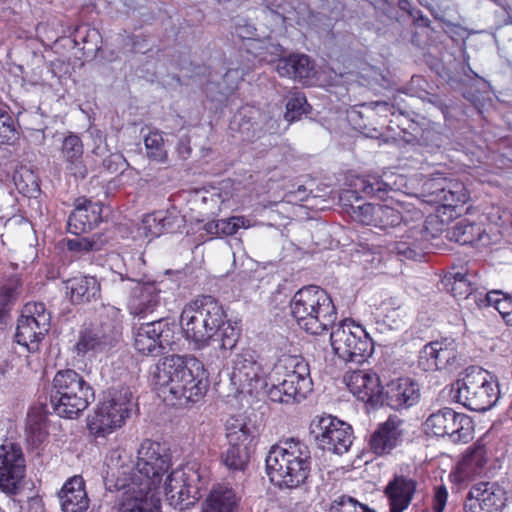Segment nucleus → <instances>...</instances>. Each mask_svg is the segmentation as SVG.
Wrapping results in <instances>:
<instances>
[{
	"label": "nucleus",
	"mask_w": 512,
	"mask_h": 512,
	"mask_svg": "<svg viewBox=\"0 0 512 512\" xmlns=\"http://www.w3.org/2000/svg\"><path fill=\"white\" fill-rule=\"evenodd\" d=\"M107 465L116 477V488L130 485L133 489L160 493L163 475L171 466V453L165 445L146 439L138 449L135 465L120 449L109 452Z\"/></svg>",
	"instance_id": "obj_1"
},
{
	"label": "nucleus",
	"mask_w": 512,
	"mask_h": 512,
	"mask_svg": "<svg viewBox=\"0 0 512 512\" xmlns=\"http://www.w3.org/2000/svg\"><path fill=\"white\" fill-rule=\"evenodd\" d=\"M220 302L212 296H201L187 303L180 315V326L185 339L195 350L218 341V347L231 350L239 337V330L229 320Z\"/></svg>",
	"instance_id": "obj_2"
},
{
	"label": "nucleus",
	"mask_w": 512,
	"mask_h": 512,
	"mask_svg": "<svg viewBox=\"0 0 512 512\" xmlns=\"http://www.w3.org/2000/svg\"><path fill=\"white\" fill-rule=\"evenodd\" d=\"M153 381L165 401L196 403L208 391L209 374L204 364L192 355H171L156 366Z\"/></svg>",
	"instance_id": "obj_3"
},
{
	"label": "nucleus",
	"mask_w": 512,
	"mask_h": 512,
	"mask_svg": "<svg viewBox=\"0 0 512 512\" xmlns=\"http://www.w3.org/2000/svg\"><path fill=\"white\" fill-rule=\"evenodd\" d=\"M270 481L280 489H296L304 485L311 472V452L299 439H286L273 445L266 458Z\"/></svg>",
	"instance_id": "obj_4"
},
{
	"label": "nucleus",
	"mask_w": 512,
	"mask_h": 512,
	"mask_svg": "<svg viewBox=\"0 0 512 512\" xmlns=\"http://www.w3.org/2000/svg\"><path fill=\"white\" fill-rule=\"evenodd\" d=\"M373 226L398 231L400 240L391 244V252L404 259L417 260L422 257V242L428 239L429 232L421 210L413 207L402 213L398 208L378 204Z\"/></svg>",
	"instance_id": "obj_5"
},
{
	"label": "nucleus",
	"mask_w": 512,
	"mask_h": 512,
	"mask_svg": "<svg viewBox=\"0 0 512 512\" xmlns=\"http://www.w3.org/2000/svg\"><path fill=\"white\" fill-rule=\"evenodd\" d=\"M271 385L266 394L272 402L295 404L313 391L308 362L301 356L288 355L279 359L270 375Z\"/></svg>",
	"instance_id": "obj_6"
},
{
	"label": "nucleus",
	"mask_w": 512,
	"mask_h": 512,
	"mask_svg": "<svg viewBox=\"0 0 512 512\" xmlns=\"http://www.w3.org/2000/svg\"><path fill=\"white\" fill-rule=\"evenodd\" d=\"M290 310L298 326L311 335L329 331L337 320L330 295L315 285L299 289L290 301Z\"/></svg>",
	"instance_id": "obj_7"
},
{
	"label": "nucleus",
	"mask_w": 512,
	"mask_h": 512,
	"mask_svg": "<svg viewBox=\"0 0 512 512\" xmlns=\"http://www.w3.org/2000/svg\"><path fill=\"white\" fill-rule=\"evenodd\" d=\"M135 405L130 387L110 389L87 417L89 436L94 441L106 440L125 425Z\"/></svg>",
	"instance_id": "obj_8"
},
{
	"label": "nucleus",
	"mask_w": 512,
	"mask_h": 512,
	"mask_svg": "<svg viewBox=\"0 0 512 512\" xmlns=\"http://www.w3.org/2000/svg\"><path fill=\"white\" fill-rule=\"evenodd\" d=\"M95 400L93 387L73 369L58 371L52 381L50 403L54 412L66 419L78 418Z\"/></svg>",
	"instance_id": "obj_9"
},
{
	"label": "nucleus",
	"mask_w": 512,
	"mask_h": 512,
	"mask_svg": "<svg viewBox=\"0 0 512 512\" xmlns=\"http://www.w3.org/2000/svg\"><path fill=\"white\" fill-rule=\"evenodd\" d=\"M209 474L197 461H189L174 469L160 488L169 505L184 510L195 504L206 489Z\"/></svg>",
	"instance_id": "obj_10"
},
{
	"label": "nucleus",
	"mask_w": 512,
	"mask_h": 512,
	"mask_svg": "<svg viewBox=\"0 0 512 512\" xmlns=\"http://www.w3.org/2000/svg\"><path fill=\"white\" fill-rule=\"evenodd\" d=\"M450 392H454L455 402L473 411H487L499 399L497 382L479 367L460 373Z\"/></svg>",
	"instance_id": "obj_11"
},
{
	"label": "nucleus",
	"mask_w": 512,
	"mask_h": 512,
	"mask_svg": "<svg viewBox=\"0 0 512 512\" xmlns=\"http://www.w3.org/2000/svg\"><path fill=\"white\" fill-rule=\"evenodd\" d=\"M330 329L332 349L343 361L361 364L372 355L373 340L361 324L346 318Z\"/></svg>",
	"instance_id": "obj_12"
},
{
	"label": "nucleus",
	"mask_w": 512,
	"mask_h": 512,
	"mask_svg": "<svg viewBox=\"0 0 512 512\" xmlns=\"http://www.w3.org/2000/svg\"><path fill=\"white\" fill-rule=\"evenodd\" d=\"M310 433L318 448L342 455L353 443L352 427L332 415H317L310 423Z\"/></svg>",
	"instance_id": "obj_13"
},
{
	"label": "nucleus",
	"mask_w": 512,
	"mask_h": 512,
	"mask_svg": "<svg viewBox=\"0 0 512 512\" xmlns=\"http://www.w3.org/2000/svg\"><path fill=\"white\" fill-rule=\"evenodd\" d=\"M271 371L269 364L258 361L251 351L236 354L232 360L231 385L238 393H257L268 388L266 377Z\"/></svg>",
	"instance_id": "obj_14"
},
{
	"label": "nucleus",
	"mask_w": 512,
	"mask_h": 512,
	"mask_svg": "<svg viewBox=\"0 0 512 512\" xmlns=\"http://www.w3.org/2000/svg\"><path fill=\"white\" fill-rule=\"evenodd\" d=\"M177 324L173 319L161 318L142 324L135 332V349L147 356H159L172 349Z\"/></svg>",
	"instance_id": "obj_15"
},
{
	"label": "nucleus",
	"mask_w": 512,
	"mask_h": 512,
	"mask_svg": "<svg viewBox=\"0 0 512 512\" xmlns=\"http://www.w3.org/2000/svg\"><path fill=\"white\" fill-rule=\"evenodd\" d=\"M26 473L25 456L20 444L4 441L0 445V489L17 494Z\"/></svg>",
	"instance_id": "obj_16"
},
{
	"label": "nucleus",
	"mask_w": 512,
	"mask_h": 512,
	"mask_svg": "<svg viewBox=\"0 0 512 512\" xmlns=\"http://www.w3.org/2000/svg\"><path fill=\"white\" fill-rule=\"evenodd\" d=\"M120 280L137 281V286L133 289L128 302L130 314L138 317H145L152 313L160 303L161 288L159 283L155 281L139 282L134 273H130L128 269L123 274L118 273Z\"/></svg>",
	"instance_id": "obj_17"
},
{
	"label": "nucleus",
	"mask_w": 512,
	"mask_h": 512,
	"mask_svg": "<svg viewBox=\"0 0 512 512\" xmlns=\"http://www.w3.org/2000/svg\"><path fill=\"white\" fill-rule=\"evenodd\" d=\"M504 492L496 484L480 482L472 486L464 504L465 512H501Z\"/></svg>",
	"instance_id": "obj_18"
},
{
	"label": "nucleus",
	"mask_w": 512,
	"mask_h": 512,
	"mask_svg": "<svg viewBox=\"0 0 512 512\" xmlns=\"http://www.w3.org/2000/svg\"><path fill=\"white\" fill-rule=\"evenodd\" d=\"M349 391L371 407L383 406V391L379 376L370 370H357L347 378Z\"/></svg>",
	"instance_id": "obj_19"
},
{
	"label": "nucleus",
	"mask_w": 512,
	"mask_h": 512,
	"mask_svg": "<svg viewBox=\"0 0 512 512\" xmlns=\"http://www.w3.org/2000/svg\"><path fill=\"white\" fill-rule=\"evenodd\" d=\"M420 400L419 385L410 378L393 379L383 391V405L401 411L416 405Z\"/></svg>",
	"instance_id": "obj_20"
},
{
	"label": "nucleus",
	"mask_w": 512,
	"mask_h": 512,
	"mask_svg": "<svg viewBox=\"0 0 512 512\" xmlns=\"http://www.w3.org/2000/svg\"><path fill=\"white\" fill-rule=\"evenodd\" d=\"M102 205L86 198H79L67 221V230L80 235L94 229L102 220Z\"/></svg>",
	"instance_id": "obj_21"
},
{
	"label": "nucleus",
	"mask_w": 512,
	"mask_h": 512,
	"mask_svg": "<svg viewBox=\"0 0 512 512\" xmlns=\"http://www.w3.org/2000/svg\"><path fill=\"white\" fill-rule=\"evenodd\" d=\"M120 332L117 327L91 326L82 329L79 333V339L75 345L78 356L84 357L88 353L102 352L113 345Z\"/></svg>",
	"instance_id": "obj_22"
},
{
	"label": "nucleus",
	"mask_w": 512,
	"mask_h": 512,
	"mask_svg": "<svg viewBox=\"0 0 512 512\" xmlns=\"http://www.w3.org/2000/svg\"><path fill=\"white\" fill-rule=\"evenodd\" d=\"M62 512H86L90 505L85 481L80 475L70 477L58 492Z\"/></svg>",
	"instance_id": "obj_23"
},
{
	"label": "nucleus",
	"mask_w": 512,
	"mask_h": 512,
	"mask_svg": "<svg viewBox=\"0 0 512 512\" xmlns=\"http://www.w3.org/2000/svg\"><path fill=\"white\" fill-rule=\"evenodd\" d=\"M116 489L124 491L117 512H161L160 493L133 489L130 485Z\"/></svg>",
	"instance_id": "obj_24"
},
{
	"label": "nucleus",
	"mask_w": 512,
	"mask_h": 512,
	"mask_svg": "<svg viewBox=\"0 0 512 512\" xmlns=\"http://www.w3.org/2000/svg\"><path fill=\"white\" fill-rule=\"evenodd\" d=\"M65 295L72 304L97 301L101 295V284L95 276L77 275L64 281Z\"/></svg>",
	"instance_id": "obj_25"
},
{
	"label": "nucleus",
	"mask_w": 512,
	"mask_h": 512,
	"mask_svg": "<svg viewBox=\"0 0 512 512\" xmlns=\"http://www.w3.org/2000/svg\"><path fill=\"white\" fill-rule=\"evenodd\" d=\"M402 421L389 418L386 422L380 424L371 434L369 447L376 455L389 454L399 445L402 439Z\"/></svg>",
	"instance_id": "obj_26"
},
{
	"label": "nucleus",
	"mask_w": 512,
	"mask_h": 512,
	"mask_svg": "<svg viewBox=\"0 0 512 512\" xmlns=\"http://www.w3.org/2000/svg\"><path fill=\"white\" fill-rule=\"evenodd\" d=\"M60 153L67 171L75 178H85L87 168L83 161L84 146L78 134L69 132L62 137Z\"/></svg>",
	"instance_id": "obj_27"
},
{
	"label": "nucleus",
	"mask_w": 512,
	"mask_h": 512,
	"mask_svg": "<svg viewBox=\"0 0 512 512\" xmlns=\"http://www.w3.org/2000/svg\"><path fill=\"white\" fill-rule=\"evenodd\" d=\"M49 331L47 328V318L40 317L38 321L32 317H26L22 314L18 319L15 340L19 345L25 346L29 351H35L39 342Z\"/></svg>",
	"instance_id": "obj_28"
},
{
	"label": "nucleus",
	"mask_w": 512,
	"mask_h": 512,
	"mask_svg": "<svg viewBox=\"0 0 512 512\" xmlns=\"http://www.w3.org/2000/svg\"><path fill=\"white\" fill-rule=\"evenodd\" d=\"M487 463L485 445L479 440L469 448L458 462L454 481L461 483L481 473Z\"/></svg>",
	"instance_id": "obj_29"
},
{
	"label": "nucleus",
	"mask_w": 512,
	"mask_h": 512,
	"mask_svg": "<svg viewBox=\"0 0 512 512\" xmlns=\"http://www.w3.org/2000/svg\"><path fill=\"white\" fill-rule=\"evenodd\" d=\"M267 12L276 22H281L285 26L293 24L304 26L312 25L314 14L304 4L293 6L291 3L271 4L267 6Z\"/></svg>",
	"instance_id": "obj_30"
},
{
	"label": "nucleus",
	"mask_w": 512,
	"mask_h": 512,
	"mask_svg": "<svg viewBox=\"0 0 512 512\" xmlns=\"http://www.w3.org/2000/svg\"><path fill=\"white\" fill-rule=\"evenodd\" d=\"M241 496L227 484H218L208 494L203 512H239Z\"/></svg>",
	"instance_id": "obj_31"
},
{
	"label": "nucleus",
	"mask_w": 512,
	"mask_h": 512,
	"mask_svg": "<svg viewBox=\"0 0 512 512\" xmlns=\"http://www.w3.org/2000/svg\"><path fill=\"white\" fill-rule=\"evenodd\" d=\"M284 54L283 46L268 37L249 41L248 55L245 58L253 68L257 63H278L285 58Z\"/></svg>",
	"instance_id": "obj_32"
},
{
	"label": "nucleus",
	"mask_w": 512,
	"mask_h": 512,
	"mask_svg": "<svg viewBox=\"0 0 512 512\" xmlns=\"http://www.w3.org/2000/svg\"><path fill=\"white\" fill-rule=\"evenodd\" d=\"M276 70L280 76L293 78L300 82H306L314 76V65L304 54H293L281 59L276 65Z\"/></svg>",
	"instance_id": "obj_33"
},
{
	"label": "nucleus",
	"mask_w": 512,
	"mask_h": 512,
	"mask_svg": "<svg viewBox=\"0 0 512 512\" xmlns=\"http://www.w3.org/2000/svg\"><path fill=\"white\" fill-rule=\"evenodd\" d=\"M415 492V483L404 477H396L391 481L385 494L389 500L390 512H403L409 506Z\"/></svg>",
	"instance_id": "obj_34"
},
{
	"label": "nucleus",
	"mask_w": 512,
	"mask_h": 512,
	"mask_svg": "<svg viewBox=\"0 0 512 512\" xmlns=\"http://www.w3.org/2000/svg\"><path fill=\"white\" fill-rule=\"evenodd\" d=\"M228 444L251 445L255 438L256 426L244 414L229 417L225 422Z\"/></svg>",
	"instance_id": "obj_35"
},
{
	"label": "nucleus",
	"mask_w": 512,
	"mask_h": 512,
	"mask_svg": "<svg viewBox=\"0 0 512 512\" xmlns=\"http://www.w3.org/2000/svg\"><path fill=\"white\" fill-rule=\"evenodd\" d=\"M419 367L424 371H437L448 366V347L445 342L434 341L425 345L418 359Z\"/></svg>",
	"instance_id": "obj_36"
},
{
	"label": "nucleus",
	"mask_w": 512,
	"mask_h": 512,
	"mask_svg": "<svg viewBox=\"0 0 512 512\" xmlns=\"http://www.w3.org/2000/svg\"><path fill=\"white\" fill-rule=\"evenodd\" d=\"M451 229L452 236H450V240H454L461 245L476 242L486 244L488 242V235L482 225L468 218L457 221Z\"/></svg>",
	"instance_id": "obj_37"
},
{
	"label": "nucleus",
	"mask_w": 512,
	"mask_h": 512,
	"mask_svg": "<svg viewBox=\"0 0 512 512\" xmlns=\"http://www.w3.org/2000/svg\"><path fill=\"white\" fill-rule=\"evenodd\" d=\"M176 218L167 211L159 210L146 214L139 228L146 237H159L173 229Z\"/></svg>",
	"instance_id": "obj_38"
},
{
	"label": "nucleus",
	"mask_w": 512,
	"mask_h": 512,
	"mask_svg": "<svg viewBox=\"0 0 512 512\" xmlns=\"http://www.w3.org/2000/svg\"><path fill=\"white\" fill-rule=\"evenodd\" d=\"M252 69V66L247 61V63H243L237 67H229L222 78V83H217V87L222 95H229L237 89L238 84L243 77L248 73V71ZM209 80L206 83L205 91L208 94L210 90H212L211 86L216 85L212 80V72H208Z\"/></svg>",
	"instance_id": "obj_39"
},
{
	"label": "nucleus",
	"mask_w": 512,
	"mask_h": 512,
	"mask_svg": "<svg viewBox=\"0 0 512 512\" xmlns=\"http://www.w3.org/2000/svg\"><path fill=\"white\" fill-rule=\"evenodd\" d=\"M353 193L384 200L388 191L392 190L389 183L374 175L356 177L351 184Z\"/></svg>",
	"instance_id": "obj_40"
},
{
	"label": "nucleus",
	"mask_w": 512,
	"mask_h": 512,
	"mask_svg": "<svg viewBox=\"0 0 512 512\" xmlns=\"http://www.w3.org/2000/svg\"><path fill=\"white\" fill-rule=\"evenodd\" d=\"M474 438V423L470 416L454 412L450 423V443L466 444Z\"/></svg>",
	"instance_id": "obj_41"
},
{
	"label": "nucleus",
	"mask_w": 512,
	"mask_h": 512,
	"mask_svg": "<svg viewBox=\"0 0 512 512\" xmlns=\"http://www.w3.org/2000/svg\"><path fill=\"white\" fill-rule=\"evenodd\" d=\"M251 455L250 445L228 444V448L222 454V463L233 471H244L249 463Z\"/></svg>",
	"instance_id": "obj_42"
},
{
	"label": "nucleus",
	"mask_w": 512,
	"mask_h": 512,
	"mask_svg": "<svg viewBox=\"0 0 512 512\" xmlns=\"http://www.w3.org/2000/svg\"><path fill=\"white\" fill-rule=\"evenodd\" d=\"M250 107H242L233 117L230 123L231 130H238L241 134L242 140L253 141L254 138H259L256 135L257 123L252 122L251 114L255 113Z\"/></svg>",
	"instance_id": "obj_43"
},
{
	"label": "nucleus",
	"mask_w": 512,
	"mask_h": 512,
	"mask_svg": "<svg viewBox=\"0 0 512 512\" xmlns=\"http://www.w3.org/2000/svg\"><path fill=\"white\" fill-rule=\"evenodd\" d=\"M250 226V220L244 216H232L208 223L206 230L217 236H229L237 233L240 228L246 229Z\"/></svg>",
	"instance_id": "obj_44"
},
{
	"label": "nucleus",
	"mask_w": 512,
	"mask_h": 512,
	"mask_svg": "<svg viewBox=\"0 0 512 512\" xmlns=\"http://www.w3.org/2000/svg\"><path fill=\"white\" fill-rule=\"evenodd\" d=\"M144 146L149 160L157 163H165L168 159L163 135L158 130L150 131L144 137Z\"/></svg>",
	"instance_id": "obj_45"
},
{
	"label": "nucleus",
	"mask_w": 512,
	"mask_h": 512,
	"mask_svg": "<svg viewBox=\"0 0 512 512\" xmlns=\"http://www.w3.org/2000/svg\"><path fill=\"white\" fill-rule=\"evenodd\" d=\"M468 200L469 194L464 184L450 179V218L453 212L456 216H460L463 211L467 212L468 208L464 206Z\"/></svg>",
	"instance_id": "obj_46"
},
{
	"label": "nucleus",
	"mask_w": 512,
	"mask_h": 512,
	"mask_svg": "<svg viewBox=\"0 0 512 512\" xmlns=\"http://www.w3.org/2000/svg\"><path fill=\"white\" fill-rule=\"evenodd\" d=\"M13 180L18 191L27 197H33L39 191L36 175L27 168L17 170Z\"/></svg>",
	"instance_id": "obj_47"
},
{
	"label": "nucleus",
	"mask_w": 512,
	"mask_h": 512,
	"mask_svg": "<svg viewBox=\"0 0 512 512\" xmlns=\"http://www.w3.org/2000/svg\"><path fill=\"white\" fill-rule=\"evenodd\" d=\"M481 303L494 307L505 319L512 313V297L499 290L489 291Z\"/></svg>",
	"instance_id": "obj_48"
},
{
	"label": "nucleus",
	"mask_w": 512,
	"mask_h": 512,
	"mask_svg": "<svg viewBox=\"0 0 512 512\" xmlns=\"http://www.w3.org/2000/svg\"><path fill=\"white\" fill-rule=\"evenodd\" d=\"M18 130L13 116L0 108V144H13L18 139Z\"/></svg>",
	"instance_id": "obj_49"
},
{
	"label": "nucleus",
	"mask_w": 512,
	"mask_h": 512,
	"mask_svg": "<svg viewBox=\"0 0 512 512\" xmlns=\"http://www.w3.org/2000/svg\"><path fill=\"white\" fill-rule=\"evenodd\" d=\"M447 408L432 413L424 423V430L428 436L445 437L447 434Z\"/></svg>",
	"instance_id": "obj_50"
},
{
	"label": "nucleus",
	"mask_w": 512,
	"mask_h": 512,
	"mask_svg": "<svg viewBox=\"0 0 512 512\" xmlns=\"http://www.w3.org/2000/svg\"><path fill=\"white\" fill-rule=\"evenodd\" d=\"M330 512H376L368 505L359 502L357 499L341 495L333 500Z\"/></svg>",
	"instance_id": "obj_51"
},
{
	"label": "nucleus",
	"mask_w": 512,
	"mask_h": 512,
	"mask_svg": "<svg viewBox=\"0 0 512 512\" xmlns=\"http://www.w3.org/2000/svg\"><path fill=\"white\" fill-rule=\"evenodd\" d=\"M309 107L304 94L297 92L294 93L287 101L286 112L284 114L285 120L293 122L301 117L302 114L307 113Z\"/></svg>",
	"instance_id": "obj_52"
},
{
	"label": "nucleus",
	"mask_w": 512,
	"mask_h": 512,
	"mask_svg": "<svg viewBox=\"0 0 512 512\" xmlns=\"http://www.w3.org/2000/svg\"><path fill=\"white\" fill-rule=\"evenodd\" d=\"M26 434L28 440L34 445L40 444L47 436L42 416L28 414L26 423Z\"/></svg>",
	"instance_id": "obj_53"
},
{
	"label": "nucleus",
	"mask_w": 512,
	"mask_h": 512,
	"mask_svg": "<svg viewBox=\"0 0 512 512\" xmlns=\"http://www.w3.org/2000/svg\"><path fill=\"white\" fill-rule=\"evenodd\" d=\"M376 311L377 316L381 318L384 323L392 326L396 324L399 318V300L393 297L385 299L380 303Z\"/></svg>",
	"instance_id": "obj_54"
},
{
	"label": "nucleus",
	"mask_w": 512,
	"mask_h": 512,
	"mask_svg": "<svg viewBox=\"0 0 512 512\" xmlns=\"http://www.w3.org/2000/svg\"><path fill=\"white\" fill-rule=\"evenodd\" d=\"M376 208L378 204L365 203L356 207H352V218L363 224L373 226L375 223Z\"/></svg>",
	"instance_id": "obj_55"
},
{
	"label": "nucleus",
	"mask_w": 512,
	"mask_h": 512,
	"mask_svg": "<svg viewBox=\"0 0 512 512\" xmlns=\"http://www.w3.org/2000/svg\"><path fill=\"white\" fill-rule=\"evenodd\" d=\"M101 241L99 238L95 239V237L91 238H75L70 239L67 242L68 249L70 251L80 252V253H87L90 251H98L101 249Z\"/></svg>",
	"instance_id": "obj_56"
},
{
	"label": "nucleus",
	"mask_w": 512,
	"mask_h": 512,
	"mask_svg": "<svg viewBox=\"0 0 512 512\" xmlns=\"http://www.w3.org/2000/svg\"><path fill=\"white\" fill-rule=\"evenodd\" d=\"M450 285V291L453 293L455 298L466 299L472 292L470 281L461 273H456L453 276V283H450Z\"/></svg>",
	"instance_id": "obj_57"
},
{
	"label": "nucleus",
	"mask_w": 512,
	"mask_h": 512,
	"mask_svg": "<svg viewBox=\"0 0 512 512\" xmlns=\"http://www.w3.org/2000/svg\"><path fill=\"white\" fill-rule=\"evenodd\" d=\"M241 21H243L241 19ZM255 32V28L252 24L245 22L244 24H240V20L236 24L235 34L237 37L244 41V48L240 50V57L245 58L248 55V45L249 41L258 40L257 38H253Z\"/></svg>",
	"instance_id": "obj_58"
},
{
	"label": "nucleus",
	"mask_w": 512,
	"mask_h": 512,
	"mask_svg": "<svg viewBox=\"0 0 512 512\" xmlns=\"http://www.w3.org/2000/svg\"><path fill=\"white\" fill-rule=\"evenodd\" d=\"M361 108L366 112V118H373L375 115H379L380 117H387L388 114H393V106L384 101H376L370 103H364L361 105Z\"/></svg>",
	"instance_id": "obj_59"
},
{
	"label": "nucleus",
	"mask_w": 512,
	"mask_h": 512,
	"mask_svg": "<svg viewBox=\"0 0 512 512\" xmlns=\"http://www.w3.org/2000/svg\"><path fill=\"white\" fill-rule=\"evenodd\" d=\"M364 118H366V112L361 106L358 108H352L347 112V121L353 127V129L366 134V129L368 127Z\"/></svg>",
	"instance_id": "obj_60"
},
{
	"label": "nucleus",
	"mask_w": 512,
	"mask_h": 512,
	"mask_svg": "<svg viewBox=\"0 0 512 512\" xmlns=\"http://www.w3.org/2000/svg\"><path fill=\"white\" fill-rule=\"evenodd\" d=\"M472 82L473 85L471 87V90H466L465 92H463V96L473 104L477 105L481 98L480 93L481 91L486 89L487 83L484 81V79L477 75L475 79L472 80Z\"/></svg>",
	"instance_id": "obj_61"
},
{
	"label": "nucleus",
	"mask_w": 512,
	"mask_h": 512,
	"mask_svg": "<svg viewBox=\"0 0 512 512\" xmlns=\"http://www.w3.org/2000/svg\"><path fill=\"white\" fill-rule=\"evenodd\" d=\"M24 315L26 317H32L34 320L38 321L40 317L45 316L47 318V328H50V314L46 312L45 306L43 303H33L27 304L25 306Z\"/></svg>",
	"instance_id": "obj_62"
},
{
	"label": "nucleus",
	"mask_w": 512,
	"mask_h": 512,
	"mask_svg": "<svg viewBox=\"0 0 512 512\" xmlns=\"http://www.w3.org/2000/svg\"><path fill=\"white\" fill-rule=\"evenodd\" d=\"M447 501V491L445 485H440L434 495L433 512H443Z\"/></svg>",
	"instance_id": "obj_63"
},
{
	"label": "nucleus",
	"mask_w": 512,
	"mask_h": 512,
	"mask_svg": "<svg viewBox=\"0 0 512 512\" xmlns=\"http://www.w3.org/2000/svg\"><path fill=\"white\" fill-rule=\"evenodd\" d=\"M309 196V193L307 192V189L304 186H299L296 191H291L286 194V200L287 202H303L307 200Z\"/></svg>",
	"instance_id": "obj_64"
}]
</instances>
